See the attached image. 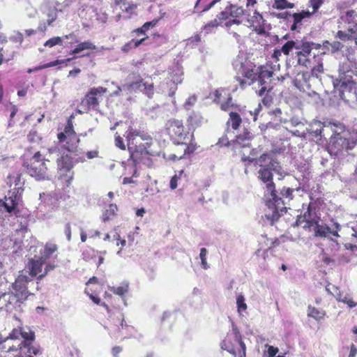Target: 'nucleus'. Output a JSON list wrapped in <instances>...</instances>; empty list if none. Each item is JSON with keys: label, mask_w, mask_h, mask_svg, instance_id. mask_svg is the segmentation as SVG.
<instances>
[{"label": "nucleus", "mask_w": 357, "mask_h": 357, "mask_svg": "<svg viewBox=\"0 0 357 357\" xmlns=\"http://www.w3.org/2000/svg\"><path fill=\"white\" fill-rule=\"evenodd\" d=\"M229 15V10H223L222 12H220L218 15H217V20H218L219 21H222V20H225L227 19H228Z\"/></svg>", "instance_id": "774afa93"}, {"label": "nucleus", "mask_w": 357, "mask_h": 357, "mask_svg": "<svg viewBox=\"0 0 357 357\" xmlns=\"http://www.w3.org/2000/svg\"><path fill=\"white\" fill-rule=\"evenodd\" d=\"M115 144L122 150L126 149V146L123 143V139L119 135H116L115 137Z\"/></svg>", "instance_id": "69168bd1"}, {"label": "nucleus", "mask_w": 357, "mask_h": 357, "mask_svg": "<svg viewBox=\"0 0 357 357\" xmlns=\"http://www.w3.org/2000/svg\"><path fill=\"white\" fill-rule=\"evenodd\" d=\"M320 220H321V214L317 207V204L314 202H310L303 215L298 217L296 225H301L303 224L302 227L306 230L310 227L311 225H314V223L320 222Z\"/></svg>", "instance_id": "f8f14e48"}, {"label": "nucleus", "mask_w": 357, "mask_h": 357, "mask_svg": "<svg viewBox=\"0 0 357 357\" xmlns=\"http://www.w3.org/2000/svg\"><path fill=\"white\" fill-rule=\"evenodd\" d=\"M254 137V135L248 129H244L243 131L236 136V143L242 146H247L249 145V142Z\"/></svg>", "instance_id": "7c9ffc66"}, {"label": "nucleus", "mask_w": 357, "mask_h": 357, "mask_svg": "<svg viewBox=\"0 0 357 357\" xmlns=\"http://www.w3.org/2000/svg\"><path fill=\"white\" fill-rule=\"evenodd\" d=\"M341 229V226L338 222H334L333 226L330 227L321 220L320 222L311 225L305 231L312 232L314 238H328L329 234L335 237H339L338 232Z\"/></svg>", "instance_id": "9b49d317"}, {"label": "nucleus", "mask_w": 357, "mask_h": 357, "mask_svg": "<svg viewBox=\"0 0 357 357\" xmlns=\"http://www.w3.org/2000/svg\"><path fill=\"white\" fill-rule=\"evenodd\" d=\"M270 114L275 116V121H278L281 123H287V120L283 119L281 116L282 115V111L280 108H276L273 109V111L270 112Z\"/></svg>", "instance_id": "5fc2aeb1"}, {"label": "nucleus", "mask_w": 357, "mask_h": 357, "mask_svg": "<svg viewBox=\"0 0 357 357\" xmlns=\"http://www.w3.org/2000/svg\"><path fill=\"white\" fill-rule=\"evenodd\" d=\"M166 130L174 142L184 146L183 155L190 154L195 151V147L188 145L190 137L189 132L185 130L181 121L170 119L166 123Z\"/></svg>", "instance_id": "423d86ee"}, {"label": "nucleus", "mask_w": 357, "mask_h": 357, "mask_svg": "<svg viewBox=\"0 0 357 357\" xmlns=\"http://www.w3.org/2000/svg\"><path fill=\"white\" fill-rule=\"evenodd\" d=\"M56 267V265L54 263H49L46 264L45 269L43 271V273L39 275V276L37 278L38 280H40L42 278H43L50 271L54 269Z\"/></svg>", "instance_id": "4d7b16f0"}, {"label": "nucleus", "mask_w": 357, "mask_h": 357, "mask_svg": "<svg viewBox=\"0 0 357 357\" xmlns=\"http://www.w3.org/2000/svg\"><path fill=\"white\" fill-rule=\"evenodd\" d=\"M229 15L233 17H238L243 15V9L241 7L231 6L229 8Z\"/></svg>", "instance_id": "603ef678"}, {"label": "nucleus", "mask_w": 357, "mask_h": 357, "mask_svg": "<svg viewBox=\"0 0 357 357\" xmlns=\"http://www.w3.org/2000/svg\"><path fill=\"white\" fill-rule=\"evenodd\" d=\"M335 123H326L318 120H314L305 128V130L309 137L314 138V140L319 141L323 137H325L328 130L331 131V126H333Z\"/></svg>", "instance_id": "4468645a"}, {"label": "nucleus", "mask_w": 357, "mask_h": 357, "mask_svg": "<svg viewBox=\"0 0 357 357\" xmlns=\"http://www.w3.org/2000/svg\"><path fill=\"white\" fill-rule=\"evenodd\" d=\"M57 250V245L52 243H46L44 250L40 252V258L44 261L48 259Z\"/></svg>", "instance_id": "c9c22d12"}, {"label": "nucleus", "mask_w": 357, "mask_h": 357, "mask_svg": "<svg viewBox=\"0 0 357 357\" xmlns=\"http://www.w3.org/2000/svg\"><path fill=\"white\" fill-rule=\"evenodd\" d=\"M58 139L60 142H66L65 148L70 152L73 151L77 147L79 139L77 138L75 132L73 130V123L70 121H68L64 131L58 134Z\"/></svg>", "instance_id": "2eb2a0df"}, {"label": "nucleus", "mask_w": 357, "mask_h": 357, "mask_svg": "<svg viewBox=\"0 0 357 357\" xmlns=\"http://www.w3.org/2000/svg\"><path fill=\"white\" fill-rule=\"evenodd\" d=\"M219 22L217 19L211 20L207 23L202 29V33H204L205 35L211 33L214 31L215 29L218 27Z\"/></svg>", "instance_id": "a19ab883"}, {"label": "nucleus", "mask_w": 357, "mask_h": 357, "mask_svg": "<svg viewBox=\"0 0 357 357\" xmlns=\"http://www.w3.org/2000/svg\"><path fill=\"white\" fill-rule=\"evenodd\" d=\"M45 262V261H44L43 258L35 256L29 261L26 268L20 272V274L26 275L35 283V284H31V289H32V286H33L36 290H38V282H35L33 278H38L39 275L43 273V266Z\"/></svg>", "instance_id": "ddd939ff"}, {"label": "nucleus", "mask_w": 357, "mask_h": 357, "mask_svg": "<svg viewBox=\"0 0 357 357\" xmlns=\"http://www.w3.org/2000/svg\"><path fill=\"white\" fill-rule=\"evenodd\" d=\"M323 3V0H310V6L313 9L312 12L311 13L312 15L317 12V10L320 8Z\"/></svg>", "instance_id": "13d9d810"}, {"label": "nucleus", "mask_w": 357, "mask_h": 357, "mask_svg": "<svg viewBox=\"0 0 357 357\" xmlns=\"http://www.w3.org/2000/svg\"><path fill=\"white\" fill-rule=\"evenodd\" d=\"M236 304L238 307V312L241 314L242 312L245 311L247 309V305L245 302V298L242 294H239L236 298Z\"/></svg>", "instance_id": "49530a36"}, {"label": "nucleus", "mask_w": 357, "mask_h": 357, "mask_svg": "<svg viewBox=\"0 0 357 357\" xmlns=\"http://www.w3.org/2000/svg\"><path fill=\"white\" fill-rule=\"evenodd\" d=\"M220 0H197L195 8L198 12L199 8L201 13L206 12L211 9L216 3Z\"/></svg>", "instance_id": "72a5a7b5"}, {"label": "nucleus", "mask_w": 357, "mask_h": 357, "mask_svg": "<svg viewBox=\"0 0 357 357\" xmlns=\"http://www.w3.org/2000/svg\"><path fill=\"white\" fill-rule=\"evenodd\" d=\"M116 205L109 204V208L102 214L103 222L109 220L111 218V217L114 215V213L116 211Z\"/></svg>", "instance_id": "a18cd8bd"}, {"label": "nucleus", "mask_w": 357, "mask_h": 357, "mask_svg": "<svg viewBox=\"0 0 357 357\" xmlns=\"http://www.w3.org/2000/svg\"><path fill=\"white\" fill-rule=\"evenodd\" d=\"M20 337V328H14L13 331L10 333L9 335L6 337L7 339H8L10 342L15 341V340H19Z\"/></svg>", "instance_id": "6e6d98bb"}, {"label": "nucleus", "mask_w": 357, "mask_h": 357, "mask_svg": "<svg viewBox=\"0 0 357 357\" xmlns=\"http://www.w3.org/2000/svg\"><path fill=\"white\" fill-rule=\"evenodd\" d=\"M132 37V38L122 47L121 50L123 52H128L131 50L136 48L141 44L144 43L146 40V37L139 38L136 36V35Z\"/></svg>", "instance_id": "c756f323"}, {"label": "nucleus", "mask_w": 357, "mask_h": 357, "mask_svg": "<svg viewBox=\"0 0 357 357\" xmlns=\"http://www.w3.org/2000/svg\"><path fill=\"white\" fill-rule=\"evenodd\" d=\"M183 174V170L178 171L170 180L169 186L172 190H174L178 186V181L181 178L182 174Z\"/></svg>", "instance_id": "8fccbe9b"}, {"label": "nucleus", "mask_w": 357, "mask_h": 357, "mask_svg": "<svg viewBox=\"0 0 357 357\" xmlns=\"http://www.w3.org/2000/svg\"><path fill=\"white\" fill-rule=\"evenodd\" d=\"M255 164L260 167L258 171V178L266 185L264 199L268 210L265 213V217L273 225L280 218V212L286 210L282 199H291L294 190L290 188H283L280 193L275 190L273 181V172L280 176H283L286 173L279 162L273 159L271 155L262 154L259 158L255 159Z\"/></svg>", "instance_id": "f257e3e1"}, {"label": "nucleus", "mask_w": 357, "mask_h": 357, "mask_svg": "<svg viewBox=\"0 0 357 357\" xmlns=\"http://www.w3.org/2000/svg\"><path fill=\"white\" fill-rule=\"evenodd\" d=\"M266 83L264 85H260L261 89L259 90V96L262 97L261 102L265 106H269L272 102V97L268 95L269 91L271 89V87L268 86V83L271 81V78L269 79H266Z\"/></svg>", "instance_id": "c85d7f7f"}, {"label": "nucleus", "mask_w": 357, "mask_h": 357, "mask_svg": "<svg viewBox=\"0 0 357 357\" xmlns=\"http://www.w3.org/2000/svg\"><path fill=\"white\" fill-rule=\"evenodd\" d=\"M324 71V67L321 63H319L318 65L314 66L311 70V72H309L311 74V78H317L318 79L319 75L322 73Z\"/></svg>", "instance_id": "09e8293b"}, {"label": "nucleus", "mask_w": 357, "mask_h": 357, "mask_svg": "<svg viewBox=\"0 0 357 357\" xmlns=\"http://www.w3.org/2000/svg\"><path fill=\"white\" fill-rule=\"evenodd\" d=\"M20 354H24L25 357H40L43 354V349L38 345H28L21 346L20 347Z\"/></svg>", "instance_id": "bb28decb"}, {"label": "nucleus", "mask_w": 357, "mask_h": 357, "mask_svg": "<svg viewBox=\"0 0 357 357\" xmlns=\"http://www.w3.org/2000/svg\"><path fill=\"white\" fill-rule=\"evenodd\" d=\"M8 178L10 182L14 183V190L16 192H12V195L9 197L6 196L3 199H0V220L3 219V213L5 212L8 213H15L16 214L17 208L22 201L21 194L23 190L20 186V176L17 174L13 178L9 176Z\"/></svg>", "instance_id": "0eeeda50"}, {"label": "nucleus", "mask_w": 357, "mask_h": 357, "mask_svg": "<svg viewBox=\"0 0 357 357\" xmlns=\"http://www.w3.org/2000/svg\"><path fill=\"white\" fill-rule=\"evenodd\" d=\"M107 92V89L102 86L91 88L82 100V105H86L89 108H96L98 105L97 96Z\"/></svg>", "instance_id": "a211bd4d"}, {"label": "nucleus", "mask_w": 357, "mask_h": 357, "mask_svg": "<svg viewBox=\"0 0 357 357\" xmlns=\"http://www.w3.org/2000/svg\"><path fill=\"white\" fill-rule=\"evenodd\" d=\"M157 22H158V20H154L151 22H147L144 23L142 27L138 28L132 32V36H134L135 35H136V36H138L139 38L146 37V39H147L148 37L146 36V31L150 27H153L157 24Z\"/></svg>", "instance_id": "473e14b6"}, {"label": "nucleus", "mask_w": 357, "mask_h": 357, "mask_svg": "<svg viewBox=\"0 0 357 357\" xmlns=\"http://www.w3.org/2000/svg\"><path fill=\"white\" fill-rule=\"evenodd\" d=\"M333 135L330 138L328 146V153L336 157L344 156L347 154L354 155L351 152L357 144V136L345 129L344 126L336 122L331 126Z\"/></svg>", "instance_id": "7ed1b4c3"}, {"label": "nucleus", "mask_w": 357, "mask_h": 357, "mask_svg": "<svg viewBox=\"0 0 357 357\" xmlns=\"http://www.w3.org/2000/svg\"><path fill=\"white\" fill-rule=\"evenodd\" d=\"M56 162L60 177L66 181V185L68 186L73 178V172L71 171L73 167L71 158L68 154H63L56 159Z\"/></svg>", "instance_id": "dca6fc26"}, {"label": "nucleus", "mask_w": 357, "mask_h": 357, "mask_svg": "<svg viewBox=\"0 0 357 357\" xmlns=\"http://www.w3.org/2000/svg\"><path fill=\"white\" fill-rule=\"evenodd\" d=\"M296 46H297V43H296L294 41L289 40L281 47L280 52H283V54L285 55H289V53L294 49L296 50Z\"/></svg>", "instance_id": "79ce46f5"}, {"label": "nucleus", "mask_w": 357, "mask_h": 357, "mask_svg": "<svg viewBox=\"0 0 357 357\" xmlns=\"http://www.w3.org/2000/svg\"><path fill=\"white\" fill-rule=\"evenodd\" d=\"M197 101V98L195 96H190L184 104V107L185 109L189 110L195 105Z\"/></svg>", "instance_id": "bf43d9fd"}, {"label": "nucleus", "mask_w": 357, "mask_h": 357, "mask_svg": "<svg viewBox=\"0 0 357 357\" xmlns=\"http://www.w3.org/2000/svg\"><path fill=\"white\" fill-rule=\"evenodd\" d=\"M326 315V312L321 309L316 308L309 305L307 307V316L314 319L317 321L322 320Z\"/></svg>", "instance_id": "f704fd0d"}, {"label": "nucleus", "mask_w": 357, "mask_h": 357, "mask_svg": "<svg viewBox=\"0 0 357 357\" xmlns=\"http://www.w3.org/2000/svg\"><path fill=\"white\" fill-rule=\"evenodd\" d=\"M31 284H35L26 275L19 274L12 284V291L0 294V310H5L8 312L20 310L24 301L33 294Z\"/></svg>", "instance_id": "f03ea898"}, {"label": "nucleus", "mask_w": 357, "mask_h": 357, "mask_svg": "<svg viewBox=\"0 0 357 357\" xmlns=\"http://www.w3.org/2000/svg\"><path fill=\"white\" fill-rule=\"evenodd\" d=\"M296 50H297L296 56L298 57V64L307 66L310 61L307 57L310 54L312 51L309 42L302 40L300 43H297Z\"/></svg>", "instance_id": "412c9836"}, {"label": "nucleus", "mask_w": 357, "mask_h": 357, "mask_svg": "<svg viewBox=\"0 0 357 357\" xmlns=\"http://www.w3.org/2000/svg\"><path fill=\"white\" fill-rule=\"evenodd\" d=\"M72 59H68L66 60V61H70ZM65 61H66V60H56V61H51V62H49L47 63H45V64H44L43 66H40L36 68L35 70H40V69H43V68L53 67V66H56L58 64L63 63Z\"/></svg>", "instance_id": "864d4df0"}, {"label": "nucleus", "mask_w": 357, "mask_h": 357, "mask_svg": "<svg viewBox=\"0 0 357 357\" xmlns=\"http://www.w3.org/2000/svg\"><path fill=\"white\" fill-rule=\"evenodd\" d=\"M214 101L220 105V108L223 111L231 112L230 109L234 106L231 97L225 89L215 91Z\"/></svg>", "instance_id": "aec40b11"}, {"label": "nucleus", "mask_w": 357, "mask_h": 357, "mask_svg": "<svg viewBox=\"0 0 357 357\" xmlns=\"http://www.w3.org/2000/svg\"><path fill=\"white\" fill-rule=\"evenodd\" d=\"M294 6V3L287 0H275L273 3V7L277 9L292 8Z\"/></svg>", "instance_id": "37998d69"}, {"label": "nucleus", "mask_w": 357, "mask_h": 357, "mask_svg": "<svg viewBox=\"0 0 357 357\" xmlns=\"http://www.w3.org/2000/svg\"><path fill=\"white\" fill-rule=\"evenodd\" d=\"M227 32L229 35L232 36V37L236 40V43L238 44L242 43V39L238 33L240 32V29H232V28H227Z\"/></svg>", "instance_id": "3c124183"}, {"label": "nucleus", "mask_w": 357, "mask_h": 357, "mask_svg": "<svg viewBox=\"0 0 357 357\" xmlns=\"http://www.w3.org/2000/svg\"><path fill=\"white\" fill-rule=\"evenodd\" d=\"M63 44V38L59 36L53 37L49 40H47L44 45L45 47H52L56 45H62Z\"/></svg>", "instance_id": "de8ad7c7"}, {"label": "nucleus", "mask_w": 357, "mask_h": 357, "mask_svg": "<svg viewBox=\"0 0 357 357\" xmlns=\"http://www.w3.org/2000/svg\"><path fill=\"white\" fill-rule=\"evenodd\" d=\"M311 74L309 72H302L298 73L294 84L301 91L307 92L311 89Z\"/></svg>", "instance_id": "4be33fe9"}, {"label": "nucleus", "mask_w": 357, "mask_h": 357, "mask_svg": "<svg viewBox=\"0 0 357 357\" xmlns=\"http://www.w3.org/2000/svg\"><path fill=\"white\" fill-rule=\"evenodd\" d=\"M341 302L347 304L350 308H352L357 305V303L351 299L350 296L347 294L344 296Z\"/></svg>", "instance_id": "052dcab7"}, {"label": "nucleus", "mask_w": 357, "mask_h": 357, "mask_svg": "<svg viewBox=\"0 0 357 357\" xmlns=\"http://www.w3.org/2000/svg\"><path fill=\"white\" fill-rule=\"evenodd\" d=\"M20 344L19 343L17 345L14 344L12 342H10L6 337L3 338L0 337V351L9 352L13 351H17L20 349Z\"/></svg>", "instance_id": "2f4dec72"}, {"label": "nucleus", "mask_w": 357, "mask_h": 357, "mask_svg": "<svg viewBox=\"0 0 357 357\" xmlns=\"http://www.w3.org/2000/svg\"><path fill=\"white\" fill-rule=\"evenodd\" d=\"M125 1L126 0H112V4L116 7L119 6L121 10H127Z\"/></svg>", "instance_id": "338daca9"}, {"label": "nucleus", "mask_w": 357, "mask_h": 357, "mask_svg": "<svg viewBox=\"0 0 357 357\" xmlns=\"http://www.w3.org/2000/svg\"><path fill=\"white\" fill-rule=\"evenodd\" d=\"M45 161L49 162L50 158L45 160L42 158L40 152L36 153L31 159L30 165L26 166V172L31 176L34 177L38 181L49 180L50 176Z\"/></svg>", "instance_id": "1a4fd4ad"}, {"label": "nucleus", "mask_w": 357, "mask_h": 357, "mask_svg": "<svg viewBox=\"0 0 357 357\" xmlns=\"http://www.w3.org/2000/svg\"><path fill=\"white\" fill-rule=\"evenodd\" d=\"M232 66L238 74H241L245 77L251 80L253 83L258 82L259 85H264L266 83V79L273 77V71L265 66L257 67L248 59L246 54L240 52L234 59Z\"/></svg>", "instance_id": "20e7f679"}, {"label": "nucleus", "mask_w": 357, "mask_h": 357, "mask_svg": "<svg viewBox=\"0 0 357 357\" xmlns=\"http://www.w3.org/2000/svg\"><path fill=\"white\" fill-rule=\"evenodd\" d=\"M139 157H130L132 165L135 167V170L133 173L134 176H137V165L142 164L147 167H151L152 165V160L149 157V151L148 149H144V151H141L139 153Z\"/></svg>", "instance_id": "5701e85b"}, {"label": "nucleus", "mask_w": 357, "mask_h": 357, "mask_svg": "<svg viewBox=\"0 0 357 357\" xmlns=\"http://www.w3.org/2000/svg\"><path fill=\"white\" fill-rule=\"evenodd\" d=\"M183 74L182 66L178 63L169 68L168 79L174 84V86L170 88L169 96H172L174 94L177 89L176 85L182 82Z\"/></svg>", "instance_id": "6ab92c4d"}, {"label": "nucleus", "mask_w": 357, "mask_h": 357, "mask_svg": "<svg viewBox=\"0 0 357 357\" xmlns=\"http://www.w3.org/2000/svg\"><path fill=\"white\" fill-rule=\"evenodd\" d=\"M96 46L90 40H86L79 43L71 52L72 54H79L82 51L87 50H96Z\"/></svg>", "instance_id": "e433bc0d"}, {"label": "nucleus", "mask_w": 357, "mask_h": 357, "mask_svg": "<svg viewBox=\"0 0 357 357\" xmlns=\"http://www.w3.org/2000/svg\"><path fill=\"white\" fill-rule=\"evenodd\" d=\"M123 89L131 91H142L149 98H151L154 93L153 84L148 82H144L142 79L125 84Z\"/></svg>", "instance_id": "f3484780"}, {"label": "nucleus", "mask_w": 357, "mask_h": 357, "mask_svg": "<svg viewBox=\"0 0 357 357\" xmlns=\"http://www.w3.org/2000/svg\"><path fill=\"white\" fill-rule=\"evenodd\" d=\"M311 12L306 10H302L300 13L291 14L289 20V22H292L291 25L290 26L291 31H294L300 29L302 26L303 20L308 18L311 17Z\"/></svg>", "instance_id": "393cba45"}, {"label": "nucleus", "mask_w": 357, "mask_h": 357, "mask_svg": "<svg viewBox=\"0 0 357 357\" xmlns=\"http://www.w3.org/2000/svg\"><path fill=\"white\" fill-rule=\"evenodd\" d=\"M249 21L251 22V26L253 27L254 31L258 35H266V32L264 27L265 20L259 12L255 10L253 16L251 17Z\"/></svg>", "instance_id": "b1692460"}, {"label": "nucleus", "mask_w": 357, "mask_h": 357, "mask_svg": "<svg viewBox=\"0 0 357 357\" xmlns=\"http://www.w3.org/2000/svg\"><path fill=\"white\" fill-rule=\"evenodd\" d=\"M323 45L325 48L331 51L332 53L337 52L343 47L342 44L339 41H333V43H330L326 40L324 43Z\"/></svg>", "instance_id": "ea45409f"}, {"label": "nucleus", "mask_w": 357, "mask_h": 357, "mask_svg": "<svg viewBox=\"0 0 357 357\" xmlns=\"http://www.w3.org/2000/svg\"><path fill=\"white\" fill-rule=\"evenodd\" d=\"M20 337L24 339V341L19 343L21 346L28 345L31 344L35 340V333L29 326L20 327Z\"/></svg>", "instance_id": "cd10ccee"}, {"label": "nucleus", "mask_w": 357, "mask_h": 357, "mask_svg": "<svg viewBox=\"0 0 357 357\" xmlns=\"http://www.w3.org/2000/svg\"><path fill=\"white\" fill-rule=\"evenodd\" d=\"M241 121V117L237 112L232 111L229 112V119L228 123H231L233 129L236 130L239 127Z\"/></svg>", "instance_id": "58836bf2"}, {"label": "nucleus", "mask_w": 357, "mask_h": 357, "mask_svg": "<svg viewBox=\"0 0 357 357\" xmlns=\"http://www.w3.org/2000/svg\"><path fill=\"white\" fill-rule=\"evenodd\" d=\"M129 283L128 282H123L118 287H109V289L114 294L123 297L128 291Z\"/></svg>", "instance_id": "4c0bfd02"}, {"label": "nucleus", "mask_w": 357, "mask_h": 357, "mask_svg": "<svg viewBox=\"0 0 357 357\" xmlns=\"http://www.w3.org/2000/svg\"><path fill=\"white\" fill-rule=\"evenodd\" d=\"M351 61L343 62L340 64L338 75L333 77L334 89L338 91L341 99L346 100V93H351L356 87V82L354 79V70L351 69Z\"/></svg>", "instance_id": "39448f33"}, {"label": "nucleus", "mask_w": 357, "mask_h": 357, "mask_svg": "<svg viewBox=\"0 0 357 357\" xmlns=\"http://www.w3.org/2000/svg\"><path fill=\"white\" fill-rule=\"evenodd\" d=\"M10 40L13 43H19L21 45L23 42V35L22 33L17 31L10 38Z\"/></svg>", "instance_id": "e2e57ef3"}, {"label": "nucleus", "mask_w": 357, "mask_h": 357, "mask_svg": "<svg viewBox=\"0 0 357 357\" xmlns=\"http://www.w3.org/2000/svg\"><path fill=\"white\" fill-rule=\"evenodd\" d=\"M89 10L93 11L95 10V9L93 7L89 6L85 3H79V6L77 9V13L81 18L87 19L86 13Z\"/></svg>", "instance_id": "c03bdc74"}, {"label": "nucleus", "mask_w": 357, "mask_h": 357, "mask_svg": "<svg viewBox=\"0 0 357 357\" xmlns=\"http://www.w3.org/2000/svg\"><path fill=\"white\" fill-rule=\"evenodd\" d=\"M105 328L109 331V335L114 337H118V333L120 331V326L119 324L114 325V328H109L107 326H105Z\"/></svg>", "instance_id": "0e129e2a"}, {"label": "nucleus", "mask_w": 357, "mask_h": 357, "mask_svg": "<svg viewBox=\"0 0 357 357\" xmlns=\"http://www.w3.org/2000/svg\"><path fill=\"white\" fill-rule=\"evenodd\" d=\"M126 133L127 146L130 157L137 158L139 151L149 148L150 144L148 142H143L144 139L136 130H130Z\"/></svg>", "instance_id": "9d476101"}, {"label": "nucleus", "mask_w": 357, "mask_h": 357, "mask_svg": "<svg viewBox=\"0 0 357 357\" xmlns=\"http://www.w3.org/2000/svg\"><path fill=\"white\" fill-rule=\"evenodd\" d=\"M340 22L344 24L347 32L338 31L336 37L343 41L354 40L357 45V12L354 10H347L341 13Z\"/></svg>", "instance_id": "6e6552de"}, {"label": "nucleus", "mask_w": 357, "mask_h": 357, "mask_svg": "<svg viewBox=\"0 0 357 357\" xmlns=\"http://www.w3.org/2000/svg\"><path fill=\"white\" fill-rule=\"evenodd\" d=\"M58 10L55 8H51L48 10H45L44 14L47 17L46 22H40L38 29L40 31L45 32L47 26H53V22L57 18Z\"/></svg>", "instance_id": "a878e982"}, {"label": "nucleus", "mask_w": 357, "mask_h": 357, "mask_svg": "<svg viewBox=\"0 0 357 357\" xmlns=\"http://www.w3.org/2000/svg\"><path fill=\"white\" fill-rule=\"evenodd\" d=\"M27 139L31 142H37L40 140V137L36 131L31 130L28 134Z\"/></svg>", "instance_id": "680f3d73"}]
</instances>
